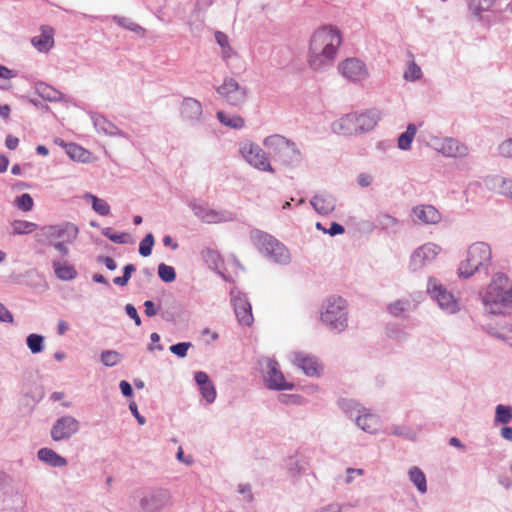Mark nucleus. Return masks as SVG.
Masks as SVG:
<instances>
[{
  "label": "nucleus",
  "instance_id": "nucleus-1",
  "mask_svg": "<svg viewBox=\"0 0 512 512\" xmlns=\"http://www.w3.org/2000/svg\"><path fill=\"white\" fill-rule=\"evenodd\" d=\"M342 43L340 31L332 26L316 30L310 40L308 63L315 71H325L335 60L338 47Z\"/></svg>",
  "mask_w": 512,
  "mask_h": 512
},
{
  "label": "nucleus",
  "instance_id": "nucleus-2",
  "mask_svg": "<svg viewBox=\"0 0 512 512\" xmlns=\"http://www.w3.org/2000/svg\"><path fill=\"white\" fill-rule=\"evenodd\" d=\"M479 295L487 313L505 315L512 309V280L503 272L494 273Z\"/></svg>",
  "mask_w": 512,
  "mask_h": 512
},
{
  "label": "nucleus",
  "instance_id": "nucleus-3",
  "mask_svg": "<svg viewBox=\"0 0 512 512\" xmlns=\"http://www.w3.org/2000/svg\"><path fill=\"white\" fill-rule=\"evenodd\" d=\"M263 146L268 150L274 161L282 166L294 168L303 161V153L297 144L280 134L267 136Z\"/></svg>",
  "mask_w": 512,
  "mask_h": 512
},
{
  "label": "nucleus",
  "instance_id": "nucleus-4",
  "mask_svg": "<svg viewBox=\"0 0 512 512\" xmlns=\"http://www.w3.org/2000/svg\"><path fill=\"white\" fill-rule=\"evenodd\" d=\"M492 251L489 244L485 242H475L467 249L466 258L461 261L458 267L460 278H470L475 273L489 274L492 266Z\"/></svg>",
  "mask_w": 512,
  "mask_h": 512
},
{
  "label": "nucleus",
  "instance_id": "nucleus-5",
  "mask_svg": "<svg viewBox=\"0 0 512 512\" xmlns=\"http://www.w3.org/2000/svg\"><path fill=\"white\" fill-rule=\"evenodd\" d=\"M321 321L330 330L343 332L348 326L347 302L340 296H331L323 303Z\"/></svg>",
  "mask_w": 512,
  "mask_h": 512
},
{
  "label": "nucleus",
  "instance_id": "nucleus-6",
  "mask_svg": "<svg viewBox=\"0 0 512 512\" xmlns=\"http://www.w3.org/2000/svg\"><path fill=\"white\" fill-rule=\"evenodd\" d=\"M253 238L260 252L274 263L288 265L291 262V254L288 248L274 236L256 230Z\"/></svg>",
  "mask_w": 512,
  "mask_h": 512
},
{
  "label": "nucleus",
  "instance_id": "nucleus-7",
  "mask_svg": "<svg viewBox=\"0 0 512 512\" xmlns=\"http://www.w3.org/2000/svg\"><path fill=\"white\" fill-rule=\"evenodd\" d=\"M173 505L169 489L162 487L147 488L142 492L139 507L142 512H162Z\"/></svg>",
  "mask_w": 512,
  "mask_h": 512
},
{
  "label": "nucleus",
  "instance_id": "nucleus-8",
  "mask_svg": "<svg viewBox=\"0 0 512 512\" xmlns=\"http://www.w3.org/2000/svg\"><path fill=\"white\" fill-rule=\"evenodd\" d=\"M427 292L444 313L452 315L460 310L458 300L436 278L429 277Z\"/></svg>",
  "mask_w": 512,
  "mask_h": 512
},
{
  "label": "nucleus",
  "instance_id": "nucleus-9",
  "mask_svg": "<svg viewBox=\"0 0 512 512\" xmlns=\"http://www.w3.org/2000/svg\"><path fill=\"white\" fill-rule=\"evenodd\" d=\"M261 366L265 365V370H263V378L265 382V386L269 390L275 391H283V390H292L294 388V384L292 382H288L283 373L280 370V366L275 359L272 358H263L259 361Z\"/></svg>",
  "mask_w": 512,
  "mask_h": 512
},
{
  "label": "nucleus",
  "instance_id": "nucleus-10",
  "mask_svg": "<svg viewBox=\"0 0 512 512\" xmlns=\"http://www.w3.org/2000/svg\"><path fill=\"white\" fill-rule=\"evenodd\" d=\"M239 152L245 161L259 171L274 173L266 152L256 143L246 141L240 144Z\"/></svg>",
  "mask_w": 512,
  "mask_h": 512
},
{
  "label": "nucleus",
  "instance_id": "nucleus-11",
  "mask_svg": "<svg viewBox=\"0 0 512 512\" xmlns=\"http://www.w3.org/2000/svg\"><path fill=\"white\" fill-rule=\"evenodd\" d=\"M8 478L6 473H0V512H19L25 501L23 496L14 492L8 484Z\"/></svg>",
  "mask_w": 512,
  "mask_h": 512
},
{
  "label": "nucleus",
  "instance_id": "nucleus-12",
  "mask_svg": "<svg viewBox=\"0 0 512 512\" xmlns=\"http://www.w3.org/2000/svg\"><path fill=\"white\" fill-rule=\"evenodd\" d=\"M216 91L231 106L239 107L247 100V88L231 77H226Z\"/></svg>",
  "mask_w": 512,
  "mask_h": 512
},
{
  "label": "nucleus",
  "instance_id": "nucleus-13",
  "mask_svg": "<svg viewBox=\"0 0 512 512\" xmlns=\"http://www.w3.org/2000/svg\"><path fill=\"white\" fill-rule=\"evenodd\" d=\"M230 298L238 322L241 325L251 326L254 318L252 314V306L247 295L237 287H233L230 290Z\"/></svg>",
  "mask_w": 512,
  "mask_h": 512
},
{
  "label": "nucleus",
  "instance_id": "nucleus-14",
  "mask_svg": "<svg viewBox=\"0 0 512 512\" xmlns=\"http://www.w3.org/2000/svg\"><path fill=\"white\" fill-rule=\"evenodd\" d=\"M80 430V422L73 416L64 415L56 419L53 423L50 435L56 441H64L70 439Z\"/></svg>",
  "mask_w": 512,
  "mask_h": 512
},
{
  "label": "nucleus",
  "instance_id": "nucleus-15",
  "mask_svg": "<svg viewBox=\"0 0 512 512\" xmlns=\"http://www.w3.org/2000/svg\"><path fill=\"white\" fill-rule=\"evenodd\" d=\"M180 118L192 127L199 126L204 119L202 103L193 97H184L179 107Z\"/></svg>",
  "mask_w": 512,
  "mask_h": 512
},
{
  "label": "nucleus",
  "instance_id": "nucleus-16",
  "mask_svg": "<svg viewBox=\"0 0 512 512\" xmlns=\"http://www.w3.org/2000/svg\"><path fill=\"white\" fill-rule=\"evenodd\" d=\"M440 251L441 247L431 242L425 243L418 247L411 254L409 262L410 270L416 272L431 264L440 253Z\"/></svg>",
  "mask_w": 512,
  "mask_h": 512
},
{
  "label": "nucleus",
  "instance_id": "nucleus-17",
  "mask_svg": "<svg viewBox=\"0 0 512 512\" xmlns=\"http://www.w3.org/2000/svg\"><path fill=\"white\" fill-rule=\"evenodd\" d=\"M77 235L78 228L72 223L44 226L38 234L40 238H45L49 243L54 242V239H66V241L72 242Z\"/></svg>",
  "mask_w": 512,
  "mask_h": 512
},
{
  "label": "nucleus",
  "instance_id": "nucleus-18",
  "mask_svg": "<svg viewBox=\"0 0 512 512\" xmlns=\"http://www.w3.org/2000/svg\"><path fill=\"white\" fill-rule=\"evenodd\" d=\"M339 72L352 82H361L368 77V71L364 62L357 58H347L338 66Z\"/></svg>",
  "mask_w": 512,
  "mask_h": 512
},
{
  "label": "nucleus",
  "instance_id": "nucleus-19",
  "mask_svg": "<svg viewBox=\"0 0 512 512\" xmlns=\"http://www.w3.org/2000/svg\"><path fill=\"white\" fill-rule=\"evenodd\" d=\"M90 119L98 133L109 137H121L131 141V137L126 132L119 129L113 122L108 120L103 114L90 112Z\"/></svg>",
  "mask_w": 512,
  "mask_h": 512
},
{
  "label": "nucleus",
  "instance_id": "nucleus-20",
  "mask_svg": "<svg viewBox=\"0 0 512 512\" xmlns=\"http://www.w3.org/2000/svg\"><path fill=\"white\" fill-rule=\"evenodd\" d=\"M194 380L199 388V392L207 404H212L216 400L217 391L214 383L204 371H197L194 374Z\"/></svg>",
  "mask_w": 512,
  "mask_h": 512
},
{
  "label": "nucleus",
  "instance_id": "nucleus-21",
  "mask_svg": "<svg viewBox=\"0 0 512 512\" xmlns=\"http://www.w3.org/2000/svg\"><path fill=\"white\" fill-rule=\"evenodd\" d=\"M293 362L305 375L309 377L319 376L320 365L315 356L297 352L294 354Z\"/></svg>",
  "mask_w": 512,
  "mask_h": 512
},
{
  "label": "nucleus",
  "instance_id": "nucleus-22",
  "mask_svg": "<svg viewBox=\"0 0 512 512\" xmlns=\"http://www.w3.org/2000/svg\"><path fill=\"white\" fill-rule=\"evenodd\" d=\"M359 134L369 132L375 128L381 119V113L377 109H368L356 112Z\"/></svg>",
  "mask_w": 512,
  "mask_h": 512
},
{
  "label": "nucleus",
  "instance_id": "nucleus-23",
  "mask_svg": "<svg viewBox=\"0 0 512 512\" xmlns=\"http://www.w3.org/2000/svg\"><path fill=\"white\" fill-rule=\"evenodd\" d=\"M333 131L343 135L359 134L356 112L348 113L332 124Z\"/></svg>",
  "mask_w": 512,
  "mask_h": 512
},
{
  "label": "nucleus",
  "instance_id": "nucleus-24",
  "mask_svg": "<svg viewBox=\"0 0 512 512\" xmlns=\"http://www.w3.org/2000/svg\"><path fill=\"white\" fill-rule=\"evenodd\" d=\"M310 204L318 214L329 215L335 210L336 200L330 194L319 193L311 198Z\"/></svg>",
  "mask_w": 512,
  "mask_h": 512
},
{
  "label": "nucleus",
  "instance_id": "nucleus-25",
  "mask_svg": "<svg viewBox=\"0 0 512 512\" xmlns=\"http://www.w3.org/2000/svg\"><path fill=\"white\" fill-rule=\"evenodd\" d=\"M439 152L446 157H465L468 155V147L455 138H446L441 143Z\"/></svg>",
  "mask_w": 512,
  "mask_h": 512
},
{
  "label": "nucleus",
  "instance_id": "nucleus-26",
  "mask_svg": "<svg viewBox=\"0 0 512 512\" xmlns=\"http://www.w3.org/2000/svg\"><path fill=\"white\" fill-rule=\"evenodd\" d=\"M413 215L423 224H437L441 220V214L432 205H418L412 209Z\"/></svg>",
  "mask_w": 512,
  "mask_h": 512
},
{
  "label": "nucleus",
  "instance_id": "nucleus-27",
  "mask_svg": "<svg viewBox=\"0 0 512 512\" xmlns=\"http://www.w3.org/2000/svg\"><path fill=\"white\" fill-rule=\"evenodd\" d=\"M37 458L41 462H43L53 468H61V467L66 466L68 463V461L65 457L59 455L53 449L47 448V447L40 448L37 451Z\"/></svg>",
  "mask_w": 512,
  "mask_h": 512
},
{
  "label": "nucleus",
  "instance_id": "nucleus-28",
  "mask_svg": "<svg viewBox=\"0 0 512 512\" xmlns=\"http://www.w3.org/2000/svg\"><path fill=\"white\" fill-rule=\"evenodd\" d=\"M236 220V214L226 209L210 208L203 222L207 224H218L224 222H232Z\"/></svg>",
  "mask_w": 512,
  "mask_h": 512
},
{
  "label": "nucleus",
  "instance_id": "nucleus-29",
  "mask_svg": "<svg viewBox=\"0 0 512 512\" xmlns=\"http://www.w3.org/2000/svg\"><path fill=\"white\" fill-rule=\"evenodd\" d=\"M52 267L56 277L62 281H71L77 277L75 267L68 262L54 260L52 262Z\"/></svg>",
  "mask_w": 512,
  "mask_h": 512
},
{
  "label": "nucleus",
  "instance_id": "nucleus-30",
  "mask_svg": "<svg viewBox=\"0 0 512 512\" xmlns=\"http://www.w3.org/2000/svg\"><path fill=\"white\" fill-rule=\"evenodd\" d=\"M201 257L209 269L215 272L220 271V269H224V261L218 251L211 248H205L201 251Z\"/></svg>",
  "mask_w": 512,
  "mask_h": 512
},
{
  "label": "nucleus",
  "instance_id": "nucleus-31",
  "mask_svg": "<svg viewBox=\"0 0 512 512\" xmlns=\"http://www.w3.org/2000/svg\"><path fill=\"white\" fill-rule=\"evenodd\" d=\"M415 305L409 299H398L387 305V311L393 317L406 316V313L412 311Z\"/></svg>",
  "mask_w": 512,
  "mask_h": 512
},
{
  "label": "nucleus",
  "instance_id": "nucleus-32",
  "mask_svg": "<svg viewBox=\"0 0 512 512\" xmlns=\"http://www.w3.org/2000/svg\"><path fill=\"white\" fill-rule=\"evenodd\" d=\"M35 88L38 95L44 100L50 102H59L64 99V95L60 91L44 82L37 83Z\"/></svg>",
  "mask_w": 512,
  "mask_h": 512
},
{
  "label": "nucleus",
  "instance_id": "nucleus-33",
  "mask_svg": "<svg viewBox=\"0 0 512 512\" xmlns=\"http://www.w3.org/2000/svg\"><path fill=\"white\" fill-rule=\"evenodd\" d=\"M410 482L416 487L420 494L427 492V480L424 472L417 466H413L408 470Z\"/></svg>",
  "mask_w": 512,
  "mask_h": 512
},
{
  "label": "nucleus",
  "instance_id": "nucleus-34",
  "mask_svg": "<svg viewBox=\"0 0 512 512\" xmlns=\"http://www.w3.org/2000/svg\"><path fill=\"white\" fill-rule=\"evenodd\" d=\"M66 154L74 161L86 163L89 161L91 153L76 143L64 145Z\"/></svg>",
  "mask_w": 512,
  "mask_h": 512
},
{
  "label": "nucleus",
  "instance_id": "nucleus-35",
  "mask_svg": "<svg viewBox=\"0 0 512 512\" xmlns=\"http://www.w3.org/2000/svg\"><path fill=\"white\" fill-rule=\"evenodd\" d=\"M356 425L365 432L372 433L376 429L377 417L371 413L361 412L355 416Z\"/></svg>",
  "mask_w": 512,
  "mask_h": 512
},
{
  "label": "nucleus",
  "instance_id": "nucleus-36",
  "mask_svg": "<svg viewBox=\"0 0 512 512\" xmlns=\"http://www.w3.org/2000/svg\"><path fill=\"white\" fill-rule=\"evenodd\" d=\"M398 224V219L387 213H380L376 217L377 227L388 233H395L397 231Z\"/></svg>",
  "mask_w": 512,
  "mask_h": 512
},
{
  "label": "nucleus",
  "instance_id": "nucleus-37",
  "mask_svg": "<svg viewBox=\"0 0 512 512\" xmlns=\"http://www.w3.org/2000/svg\"><path fill=\"white\" fill-rule=\"evenodd\" d=\"M84 199L91 203L92 209L100 216H108L110 214V206L104 199H101L92 193H86L84 195Z\"/></svg>",
  "mask_w": 512,
  "mask_h": 512
},
{
  "label": "nucleus",
  "instance_id": "nucleus-38",
  "mask_svg": "<svg viewBox=\"0 0 512 512\" xmlns=\"http://www.w3.org/2000/svg\"><path fill=\"white\" fill-rule=\"evenodd\" d=\"M416 130L415 124H408L406 131L401 133L398 137L397 146L399 149L407 151L411 148Z\"/></svg>",
  "mask_w": 512,
  "mask_h": 512
},
{
  "label": "nucleus",
  "instance_id": "nucleus-39",
  "mask_svg": "<svg viewBox=\"0 0 512 512\" xmlns=\"http://www.w3.org/2000/svg\"><path fill=\"white\" fill-rule=\"evenodd\" d=\"M386 335L389 339L398 341V342H404L408 339L409 334L406 331V328L403 325L400 324H388L386 326Z\"/></svg>",
  "mask_w": 512,
  "mask_h": 512
},
{
  "label": "nucleus",
  "instance_id": "nucleus-40",
  "mask_svg": "<svg viewBox=\"0 0 512 512\" xmlns=\"http://www.w3.org/2000/svg\"><path fill=\"white\" fill-rule=\"evenodd\" d=\"M217 118L221 124L224 126L233 128V129H241L245 125V120L239 115L229 116L223 111L217 112Z\"/></svg>",
  "mask_w": 512,
  "mask_h": 512
},
{
  "label": "nucleus",
  "instance_id": "nucleus-41",
  "mask_svg": "<svg viewBox=\"0 0 512 512\" xmlns=\"http://www.w3.org/2000/svg\"><path fill=\"white\" fill-rule=\"evenodd\" d=\"M112 19L120 27L134 32L137 35H144V29L139 24L133 22L132 19L118 15H114Z\"/></svg>",
  "mask_w": 512,
  "mask_h": 512
},
{
  "label": "nucleus",
  "instance_id": "nucleus-42",
  "mask_svg": "<svg viewBox=\"0 0 512 512\" xmlns=\"http://www.w3.org/2000/svg\"><path fill=\"white\" fill-rule=\"evenodd\" d=\"M31 43L39 52H48L53 47L54 40L51 35L42 33L33 37Z\"/></svg>",
  "mask_w": 512,
  "mask_h": 512
},
{
  "label": "nucleus",
  "instance_id": "nucleus-43",
  "mask_svg": "<svg viewBox=\"0 0 512 512\" xmlns=\"http://www.w3.org/2000/svg\"><path fill=\"white\" fill-rule=\"evenodd\" d=\"M12 234L25 235L32 233L37 229V224L26 220H14L11 223Z\"/></svg>",
  "mask_w": 512,
  "mask_h": 512
},
{
  "label": "nucleus",
  "instance_id": "nucleus-44",
  "mask_svg": "<svg viewBox=\"0 0 512 512\" xmlns=\"http://www.w3.org/2000/svg\"><path fill=\"white\" fill-rule=\"evenodd\" d=\"M45 337L41 334L31 333L26 337V345L33 354L41 353L44 350Z\"/></svg>",
  "mask_w": 512,
  "mask_h": 512
},
{
  "label": "nucleus",
  "instance_id": "nucleus-45",
  "mask_svg": "<svg viewBox=\"0 0 512 512\" xmlns=\"http://www.w3.org/2000/svg\"><path fill=\"white\" fill-rule=\"evenodd\" d=\"M389 434L398 437H403L412 442H415L417 440V433L410 427L405 425H392L389 428Z\"/></svg>",
  "mask_w": 512,
  "mask_h": 512
},
{
  "label": "nucleus",
  "instance_id": "nucleus-46",
  "mask_svg": "<svg viewBox=\"0 0 512 512\" xmlns=\"http://www.w3.org/2000/svg\"><path fill=\"white\" fill-rule=\"evenodd\" d=\"M101 233L103 236L107 237L110 241L117 244H127L130 242V234L126 232L115 233L113 229L110 227H105L101 229Z\"/></svg>",
  "mask_w": 512,
  "mask_h": 512
},
{
  "label": "nucleus",
  "instance_id": "nucleus-47",
  "mask_svg": "<svg viewBox=\"0 0 512 512\" xmlns=\"http://www.w3.org/2000/svg\"><path fill=\"white\" fill-rule=\"evenodd\" d=\"M286 467L291 477H297L305 472L304 462L299 460L296 456H291L287 459Z\"/></svg>",
  "mask_w": 512,
  "mask_h": 512
},
{
  "label": "nucleus",
  "instance_id": "nucleus-48",
  "mask_svg": "<svg viewBox=\"0 0 512 512\" xmlns=\"http://www.w3.org/2000/svg\"><path fill=\"white\" fill-rule=\"evenodd\" d=\"M512 420V406L499 404L495 409V421L508 424Z\"/></svg>",
  "mask_w": 512,
  "mask_h": 512
},
{
  "label": "nucleus",
  "instance_id": "nucleus-49",
  "mask_svg": "<svg viewBox=\"0 0 512 512\" xmlns=\"http://www.w3.org/2000/svg\"><path fill=\"white\" fill-rule=\"evenodd\" d=\"M338 405H339L340 409L346 415H348L350 418L355 417L356 415H358L361 412L358 409V404L352 399H346V398L339 399Z\"/></svg>",
  "mask_w": 512,
  "mask_h": 512
},
{
  "label": "nucleus",
  "instance_id": "nucleus-50",
  "mask_svg": "<svg viewBox=\"0 0 512 512\" xmlns=\"http://www.w3.org/2000/svg\"><path fill=\"white\" fill-rule=\"evenodd\" d=\"M494 2L495 0H471L469 8L475 16L480 18L482 12L488 11Z\"/></svg>",
  "mask_w": 512,
  "mask_h": 512
},
{
  "label": "nucleus",
  "instance_id": "nucleus-51",
  "mask_svg": "<svg viewBox=\"0 0 512 512\" xmlns=\"http://www.w3.org/2000/svg\"><path fill=\"white\" fill-rule=\"evenodd\" d=\"M101 362L106 367L116 366L122 359V355L115 350H105L101 353Z\"/></svg>",
  "mask_w": 512,
  "mask_h": 512
},
{
  "label": "nucleus",
  "instance_id": "nucleus-52",
  "mask_svg": "<svg viewBox=\"0 0 512 512\" xmlns=\"http://www.w3.org/2000/svg\"><path fill=\"white\" fill-rule=\"evenodd\" d=\"M158 275L159 278L165 283H171L176 279V271L174 267L165 263H160L158 265Z\"/></svg>",
  "mask_w": 512,
  "mask_h": 512
},
{
  "label": "nucleus",
  "instance_id": "nucleus-53",
  "mask_svg": "<svg viewBox=\"0 0 512 512\" xmlns=\"http://www.w3.org/2000/svg\"><path fill=\"white\" fill-rule=\"evenodd\" d=\"M189 208L193 211L194 215L200 219L202 222L204 218L206 217V214L208 213L210 207L205 202H199L197 200H191L188 203Z\"/></svg>",
  "mask_w": 512,
  "mask_h": 512
},
{
  "label": "nucleus",
  "instance_id": "nucleus-54",
  "mask_svg": "<svg viewBox=\"0 0 512 512\" xmlns=\"http://www.w3.org/2000/svg\"><path fill=\"white\" fill-rule=\"evenodd\" d=\"M14 204L19 210L29 212L33 209L34 201L30 194L23 193L16 197Z\"/></svg>",
  "mask_w": 512,
  "mask_h": 512
},
{
  "label": "nucleus",
  "instance_id": "nucleus-55",
  "mask_svg": "<svg viewBox=\"0 0 512 512\" xmlns=\"http://www.w3.org/2000/svg\"><path fill=\"white\" fill-rule=\"evenodd\" d=\"M155 243V239L152 233H148L145 235V237L141 240L139 244V254L142 257H148L152 253V249Z\"/></svg>",
  "mask_w": 512,
  "mask_h": 512
},
{
  "label": "nucleus",
  "instance_id": "nucleus-56",
  "mask_svg": "<svg viewBox=\"0 0 512 512\" xmlns=\"http://www.w3.org/2000/svg\"><path fill=\"white\" fill-rule=\"evenodd\" d=\"M422 77L421 68L414 62H410L407 71L404 72L403 78L406 81H417Z\"/></svg>",
  "mask_w": 512,
  "mask_h": 512
},
{
  "label": "nucleus",
  "instance_id": "nucleus-57",
  "mask_svg": "<svg viewBox=\"0 0 512 512\" xmlns=\"http://www.w3.org/2000/svg\"><path fill=\"white\" fill-rule=\"evenodd\" d=\"M190 347H192L191 342H179L171 345L169 347V350L171 353L178 356L179 358H184L187 356V352Z\"/></svg>",
  "mask_w": 512,
  "mask_h": 512
},
{
  "label": "nucleus",
  "instance_id": "nucleus-58",
  "mask_svg": "<svg viewBox=\"0 0 512 512\" xmlns=\"http://www.w3.org/2000/svg\"><path fill=\"white\" fill-rule=\"evenodd\" d=\"M498 151L501 156L512 158V137L501 142Z\"/></svg>",
  "mask_w": 512,
  "mask_h": 512
},
{
  "label": "nucleus",
  "instance_id": "nucleus-59",
  "mask_svg": "<svg viewBox=\"0 0 512 512\" xmlns=\"http://www.w3.org/2000/svg\"><path fill=\"white\" fill-rule=\"evenodd\" d=\"M125 312L126 314L131 318L133 319L134 323L136 326H140L141 325V318L136 310V308L134 307V305L132 304H126L125 306Z\"/></svg>",
  "mask_w": 512,
  "mask_h": 512
},
{
  "label": "nucleus",
  "instance_id": "nucleus-60",
  "mask_svg": "<svg viewBox=\"0 0 512 512\" xmlns=\"http://www.w3.org/2000/svg\"><path fill=\"white\" fill-rule=\"evenodd\" d=\"M96 260L98 263H103L106 266V268L110 271H114L117 268V263L110 256L100 255L97 257Z\"/></svg>",
  "mask_w": 512,
  "mask_h": 512
},
{
  "label": "nucleus",
  "instance_id": "nucleus-61",
  "mask_svg": "<svg viewBox=\"0 0 512 512\" xmlns=\"http://www.w3.org/2000/svg\"><path fill=\"white\" fill-rule=\"evenodd\" d=\"M344 232H345V228L343 225H341L337 222H332L330 227L327 229L326 234H329L330 236H336V235H341Z\"/></svg>",
  "mask_w": 512,
  "mask_h": 512
},
{
  "label": "nucleus",
  "instance_id": "nucleus-62",
  "mask_svg": "<svg viewBox=\"0 0 512 512\" xmlns=\"http://www.w3.org/2000/svg\"><path fill=\"white\" fill-rule=\"evenodd\" d=\"M14 320L12 313L0 303V322L12 323Z\"/></svg>",
  "mask_w": 512,
  "mask_h": 512
},
{
  "label": "nucleus",
  "instance_id": "nucleus-63",
  "mask_svg": "<svg viewBox=\"0 0 512 512\" xmlns=\"http://www.w3.org/2000/svg\"><path fill=\"white\" fill-rule=\"evenodd\" d=\"M66 239L57 242H51L50 245L53 246L62 256H67L69 253V249L66 246Z\"/></svg>",
  "mask_w": 512,
  "mask_h": 512
},
{
  "label": "nucleus",
  "instance_id": "nucleus-64",
  "mask_svg": "<svg viewBox=\"0 0 512 512\" xmlns=\"http://www.w3.org/2000/svg\"><path fill=\"white\" fill-rule=\"evenodd\" d=\"M215 40L218 43V45L220 47H222L223 49L229 48L228 36L225 33L221 32V31H217L215 33Z\"/></svg>",
  "mask_w": 512,
  "mask_h": 512
}]
</instances>
